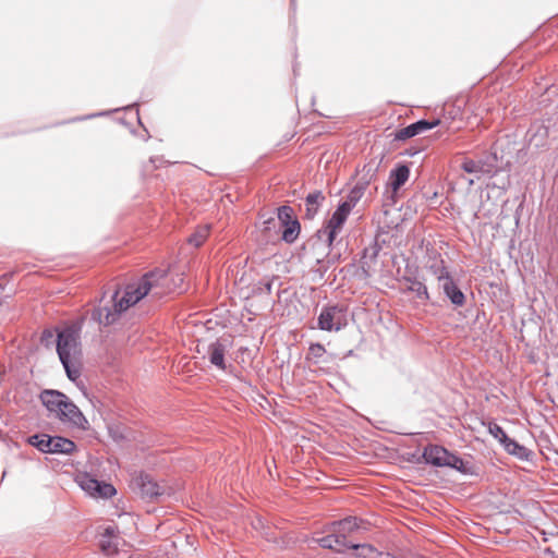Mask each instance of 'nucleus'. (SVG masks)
Wrapping results in <instances>:
<instances>
[{
  "instance_id": "nucleus-1",
  "label": "nucleus",
  "mask_w": 558,
  "mask_h": 558,
  "mask_svg": "<svg viewBox=\"0 0 558 558\" xmlns=\"http://www.w3.org/2000/svg\"><path fill=\"white\" fill-rule=\"evenodd\" d=\"M165 277V270L155 269L143 275L138 281L128 283L121 298L119 290H114L109 300L102 295L99 304L90 311V320L99 327L114 324L123 312L144 299Z\"/></svg>"
},
{
  "instance_id": "nucleus-2",
  "label": "nucleus",
  "mask_w": 558,
  "mask_h": 558,
  "mask_svg": "<svg viewBox=\"0 0 558 558\" xmlns=\"http://www.w3.org/2000/svg\"><path fill=\"white\" fill-rule=\"evenodd\" d=\"M50 416L63 424L87 430L89 423L78 407L63 392L54 389H45L39 395Z\"/></svg>"
},
{
  "instance_id": "nucleus-3",
  "label": "nucleus",
  "mask_w": 558,
  "mask_h": 558,
  "mask_svg": "<svg viewBox=\"0 0 558 558\" xmlns=\"http://www.w3.org/2000/svg\"><path fill=\"white\" fill-rule=\"evenodd\" d=\"M84 317L62 329L56 328V350L69 380L75 383L81 376V368L72 362L71 356L80 352L81 331Z\"/></svg>"
},
{
  "instance_id": "nucleus-4",
  "label": "nucleus",
  "mask_w": 558,
  "mask_h": 558,
  "mask_svg": "<svg viewBox=\"0 0 558 558\" xmlns=\"http://www.w3.org/2000/svg\"><path fill=\"white\" fill-rule=\"evenodd\" d=\"M498 150V144L495 143L490 147L489 151L485 153L480 158L482 165V175L493 178L505 173L506 175L500 179V184L497 186L507 189L510 185L509 172L511 170V161L510 159H505L502 155L499 156Z\"/></svg>"
},
{
  "instance_id": "nucleus-5",
  "label": "nucleus",
  "mask_w": 558,
  "mask_h": 558,
  "mask_svg": "<svg viewBox=\"0 0 558 558\" xmlns=\"http://www.w3.org/2000/svg\"><path fill=\"white\" fill-rule=\"evenodd\" d=\"M27 442L43 453L71 454L76 450L75 442L63 436L34 434L28 437Z\"/></svg>"
},
{
  "instance_id": "nucleus-6",
  "label": "nucleus",
  "mask_w": 558,
  "mask_h": 558,
  "mask_svg": "<svg viewBox=\"0 0 558 558\" xmlns=\"http://www.w3.org/2000/svg\"><path fill=\"white\" fill-rule=\"evenodd\" d=\"M133 489L137 490L142 498L147 500H161L169 497L171 488L167 485H161L146 472H141L132 480Z\"/></svg>"
},
{
  "instance_id": "nucleus-7",
  "label": "nucleus",
  "mask_w": 558,
  "mask_h": 558,
  "mask_svg": "<svg viewBox=\"0 0 558 558\" xmlns=\"http://www.w3.org/2000/svg\"><path fill=\"white\" fill-rule=\"evenodd\" d=\"M347 325V308L340 304H327L322 307L317 326L324 331H339Z\"/></svg>"
},
{
  "instance_id": "nucleus-8",
  "label": "nucleus",
  "mask_w": 558,
  "mask_h": 558,
  "mask_svg": "<svg viewBox=\"0 0 558 558\" xmlns=\"http://www.w3.org/2000/svg\"><path fill=\"white\" fill-rule=\"evenodd\" d=\"M277 219L282 228L281 240L287 244L296 241L301 232V223L294 215V210L289 205H282L277 208Z\"/></svg>"
},
{
  "instance_id": "nucleus-9",
  "label": "nucleus",
  "mask_w": 558,
  "mask_h": 558,
  "mask_svg": "<svg viewBox=\"0 0 558 558\" xmlns=\"http://www.w3.org/2000/svg\"><path fill=\"white\" fill-rule=\"evenodd\" d=\"M439 283V289L442 291L446 299L450 301L454 308L464 306L466 296L464 292L458 287L453 277L445 266H441L439 274L435 271Z\"/></svg>"
},
{
  "instance_id": "nucleus-10",
  "label": "nucleus",
  "mask_w": 558,
  "mask_h": 558,
  "mask_svg": "<svg viewBox=\"0 0 558 558\" xmlns=\"http://www.w3.org/2000/svg\"><path fill=\"white\" fill-rule=\"evenodd\" d=\"M380 246L374 242L371 246L364 247L357 265L352 263L349 267L354 269V276L360 280H366L372 276V264L376 263Z\"/></svg>"
},
{
  "instance_id": "nucleus-11",
  "label": "nucleus",
  "mask_w": 558,
  "mask_h": 558,
  "mask_svg": "<svg viewBox=\"0 0 558 558\" xmlns=\"http://www.w3.org/2000/svg\"><path fill=\"white\" fill-rule=\"evenodd\" d=\"M351 210L349 205L339 203L330 219L326 222L324 232L326 233V242L329 247L336 240L338 231L341 230L345 223Z\"/></svg>"
},
{
  "instance_id": "nucleus-12",
  "label": "nucleus",
  "mask_w": 558,
  "mask_h": 558,
  "mask_svg": "<svg viewBox=\"0 0 558 558\" xmlns=\"http://www.w3.org/2000/svg\"><path fill=\"white\" fill-rule=\"evenodd\" d=\"M232 342L228 338H218L209 343L207 356L211 365L220 371H226V353L231 348Z\"/></svg>"
},
{
  "instance_id": "nucleus-13",
  "label": "nucleus",
  "mask_w": 558,
  "mask_h": 558,
  "mask_svg": "<svg viewBox=\"0 0 558 558\" xmlns=\"http://www.w3.org/2000/svg\"><path fill=\"white\" fill-rule=\"evenodd\" d=\"M440 124V119L428 121L425 119L417 120L393 133L395 141H405L428 130H432Z\"/></svg>"
},
{
  "instance_id": "nucleus-14",
  "label": "nucleus",
  "mask_w": 558,
  "mask_h": 558,
  "mask_svg": "<svg viewBox=\"0 0 558 558\" xmlns=\"http://www.w3.org/2000/svg\"><path fill=\"white\" fill-rule=\"evenodd\" d=\"M416 269L412 271L409 267H407V274L403 275L401 279L402 281L409 283L408 287L405 288V291L414 293L416 299H418L420 301H429L430 296L428 293V289L424 281H422L416 276Z\"/></svg>"
},
{
  "instance_id": "nucleus-15",
  "label": "nucleus",
  "mask_w": 558,
  "mask_h": 558,
  "mask_svg": "<svg viewBox=\"0 0 558 558\" xmlns=\"http://www.w3.org/2000/svg\"><path fill=\"white\" fill-rule=\"evenodd\" d=\"M450 451L439 445H428L424 448L422 459L426 464L436 468H444L448 460Z\"/></svg>"
},
{
  "instance_id": "nucleus-16",
  "label": "nucleus",
  "mask_w": 558,
  "mask_h": 558,
  "mask_svg": "<svg viewBox=\"0 0 558 558\" xmlns=\"http://www.w3.org/2000/svg\"><path fill=\"white\" fill-rule=\"evenodd\" d=\"M548 136L549 126L539 121L533 122L526 132L529 143L534 145L536 148L545 147L547 145Z\"/></svg>"
},
{
  "instance_id": "nucleus-17",
  "label": "nucleus",
  "mask_w": 558,
  "mask_h": 558,
  "mask_svg": "<svg viewBox=\"0 0 558 558\" xmlns=\"http://www.w3.org/2000/svg\"><path fill=\"white\" fill-rule=\"evenodd\" d=\"M410 177V168L405 163H398L389 173L387 185L391 189L393 194L400 190Z\"/></svg>"
},
{
  "instance_id": "nucleus-18",
  "label": "nucleus",
  "mask_w": 558,
  "mask_h": 558,
  "mask_svg": "<svg viewBox=\"0 0 558 558\" xmlns=\"http://www.w3.org/2000/svg\"><path fill=\"white\" fill-rule=\"evenodd\" d=\"M326 197L322 191H314L305 197V214L304 219L313 220L320 210Z\"/></svg>"
},
{
  "instance_id": "nucleus-19",
  "label": "nucleus",
  "mask_w": 558,
  "mask_h": 558,
  "mask_svg": "<svg viewBox=\"0 0 558 558\" xmlns=\"http://www.w3.org/2000/svg\"><path fill=\"white\" fill-rule=\"evenodd\" d=\"M502 448L507 453L515 457L517 459H519L521 461H532V459L534 457V452L532 450H530L525 446L519 444L518 441H515L512 438H509L502 445Z\"/></svg>"
},
{
  "instance_id": "nucleus-20",
  "label": "nucleus",
  "mask_w": 558,
  "mask_h": 558,
  "mask_svg": "<svg viewBox=\"0 0 558 558\" xmlns=\"http://www.w3.org/2000/svg\"><path fill=\"white\" fill-rule=\"evenodd\" d=\"M460 472L463 475H477L476 468L469 461H464L461 457L450 452L446 465Z\"/></svg>"
},
{
  "instance_id": "nucleus-21",
  "label": "nucleus",
  "mask_w": 558,
  "mask_h": 558,
  "mask_svg": "<svg viewBox=\"0 0 558 558\" xmlns=\"http://www.w3.org/2000/svg\"><path fill=\"white\" fill-rule=\"evenodd\" d=\"M364 521L356 517H347L332 524V526L345 536L362 527Z\"/></svg>"
},
{
  "instance_id": "nucleus-22",
  "label": "nucleus",
  "mask_w": 558,
  "mask_h": 558,
  "mask_svg": "<svg viewBox=\"0 0 558 558\" xmlns=\"http://www.w3.org/2000/svg\"><path fill=\"white\" fill-rule=\"evenodd\" d=\"M306 361L312 362L314 364H319L328 363L330 360L328 359V354L325 347L316 342L310 345Z\"/></svg>"
},
{
  "instance_id": "nucleus-23",
  "label": "nucleus",
  "mask_w": 558,
  "mask_h": 558,
  "mask_svg": "<svg viewBox=\"0 0 558 558\" xmlns=\"http://www.w3.org/2000/svg\"><path fill=\"white\" fill-rule=\"evenodd\" d=\"M380 161L372 159L363 166L362 175L359 181L363 186L367 189L369 183L376 178Z\"/></svg>"
},
{
  "instance_id": "nucleus-24",
  "label": "nucleus",
  "mask_w": 558,
  "mask_h": 558,
  "mask_svg": "<svg viewBox=\"0 0 558 558\" xmlns=\"http://www.w3.org/2000/svg\"><path fill=\"white\" fill-rule=\"evenodd\" d=\"M366 187L361 183H356L348 193L344 201L340 202L343 205H349V208L353 209L359 201L363 197Z\"/></svg>"
},
{
  "instance_id": "nucleus-25",
  "label": "nucleus",
  "mask_w": 558,
  "mask_h": 558,
  "mask_svg": "<svg viewBox=\"0 0 558 558\" xmlns=\"http://www.w3.org/2000/svg\"><path fill=\"white\" fill-rule=\"evenodd\" d=\"M333 539H335L333 550L337 553H340V554L345 553L348 549H352V545L354 544L352 542H349L347 539V536L344 534L340 533L335 527H333Z\"/></svg>"
},
{
  "instance_id": "nucleus-26",
  "label": "nucleus",
  "mask_w": 558,
  "mask_h": 558,
  "mask_svg": "<svg viewBox=\"0 0 558 558\" xmlns=\"http://www.w3.org/2000/svg\"><path fill=\"white\" fill-rule=\"evenodd\" d=\"M483 425L487 426L488 433L499 441V444L502 446L510 437L507 435L505 429L498 425L495 422H488L487 424L485 422L482 423Z\"/></svg>"
},
{
  "instance_id": "nucleus-27",
  "label": "nucleus",
  "mask_w": 558,
  "mask_h": 558,
  "mask_svg": "<svg viewBox=\"0 0 558 558\" xmlns=\"http://www.w3.org/2000/svg\"><path fill=\"white\" fill-rule=\"evenodd\" d=\"M209 234V226H203L197 228L187 239V242L195 246L199 247Z\"/></svg>"
},
{
  "instance_id": "nucleus-28",
  "label": "nucleus",
  "mask_w": 558,
  "mask_h": 558,
  "mask_svg": "<svg viewBox=\"0 0 558 558\" xmlns=\"http://www.w3.org/2000/svg\"><path fill=\"white\" fill-rule=\"evenodd\" d=\"M461 169L470 174H475V178L480 180L482 175V165L481 160H473L470 158H465L461 163Z\"/></svg>"
},
{
  "instance_id": "nucleus-29",
  "label": "nucleus",
  "mask_w": 558,
  "mask_h": 558,
  "mask_svg": "<svg viewBox=\"0 0 558 558\" xmlns=\"http://www.w3.org/2000/svg\"><path fill=\"white\" fill-rule=\"evenodd\" d=\"M352 549L357 551L356 556L359 558H376L379 555L377 549L371 544L354 543Z\"/></svg>"
},
{
  "instance_id": "nucleus-30",
  "label": "nucleus",
  "mask_w": 558,
  "mask_h": 558,
  "mask_svg": "<svg viewBox=\"0 0 558 558\" xmlns=\"http://www.w3.org/2000/svg\"><path fill=\"white\" fill-rule=\"evenodd\" d=\"M117 494V489L114 486L110 483L99 481V486L96 487V490L93 495V497H100L104 499L111 498Z\"/></svg>"
},
{
  "instance_id": "nucleus-31",
  "label": "nucleus",
  "mask_w": 558,
  "mask_h": 558,
  "mask_svg": "<svg viewBox=\"0 0 558 558\" xmlns=\"http://www.w3.org/2000/svg\"><path fill=\"white\" fill-rule=\"evenodd\" d=\"M108 434L114 442H121L126 439L125 427L121 424L111 423L107 425Z\"/></svg>"
},
{
  "instance_id": "nucleus-32",
  "label": "nucleus",
  "mask_w": 558,
  "mask_h": 558,
  "mask_svg": "<svg viewBox=\"0 0 558 558\" xmlns=\"http://www.w3.org/2000/svg\"><path fill=\"white\" fill-rule=\"evenodd\" d=\"M80 486L83 490L93 496L96 487L99 486V480L92 477L89 474H84L80 482Z\"/></svg>"
},
{
  "instance_id": "nucleus-33",
  "label": "nucleus",
  "mask_w": 558,
  "mask_h": 558,
  "mask_svg": "<svg viewBox=\"0 0 558 558\" xmlns=\"http://www.w3.org/2000/svg\"><path fill=\"white\" fill-rule=\"evenodd\" d=\"M54 336L57 337L56 329L46 328L43 330L40 336V342L46 348H51L56 342Z\"/></svg>"
},
{
  "instance_id": "nucleus-34",
  "label": "nucleus",
  "mask_w": 558,
  "mask_h": 558,
  "mask_svg": "<svg viewBox=\"0 0 558 558\" xmlns=\"http://www.w3.org/2000/svg\"><path fill=\"white\" fill-rule=\"evenodd\" d=\"M259 220L263 225V231H270L275 226L276 218L274 215H268L266 213H259Z\"/></svg>"
},
{
  "instance_id": "nucleus-35",
  "label": "nucleus",
  "mask_w": 558,
  "mask_h": 558,
  "mask_svg": "<svg viewBox=\"0 0 558 558\" xmlns=\"http://www.w3.org/2000/svg\"><path fill=\"white\" fill-rule=\"evenodd\" d=\"M100 549L106 556H112L117 553V547L109 539L100 541Z\"/></svg>"
},
{
  "instance_id": "nucleus-36",
  "label": "nucleus",
  "mask_w": 558,
  "mask_h": 558,
  "mask_svg": "<svg viewBox=\"0 0 558 558\" xmlns=\"http://www.w3.org/2000/svg\"><path fill=\"white\" fill-rule=\"evenodd\" d=\"M335 539H333V533L331 534H328L326 536H323L320 538L317 539V543L320 547L323 548H327V549H332L333 550V547H335V544H333Z\"/></svg>"
},
{
  "instance_id": "nucleus-37",
  "label": "nucleus",
  "mask_w": 558,
  "mask_h": 558,
  "mask_svg": "<svg viewBox=\"0 0 558 558\" xmlns=\"http://www.w3.org/2000/svg\"><path fill=\"white\" fill-rule=\"evenodd\" d=\"M108 114H109V111H101V112H97V113L87 114L84 117H76V118L70 120L69 122L83 121V120L93 119L95 117H102V116H108Z\"/></svg>"
},
{
  "instance_id": "nucleus-38",
  "label": "nucleus",
  "mask_w": 558,
  "mask_h": 558,
  "mask_svg": "<svg viewBox=\"0 0 558 558\" xmlns=\"http://www.w3.org/2000/svg\"><path fill=\"white\" fill-rule=\"evenodd\" d=\"M113 534H114V529L112 526H108L105 529V533H104L105 537H110Z\"/></svg>"
},
{
  "instance_id": "nucleus-39",
  "label": "nucleus",
  "mask_w": 558,
  "mask_h": 558,
  "mask_svg": "<svg viewBox=\"0 0 558 558\" xmlns=\"http://www.w3.org/2000/svg\"><path fill=\"white\" fill-rule=\"evenodd\" d=\"M324 230H325V226L323 228L318 229L317 232H316V236L319 240H322L323 238H326V233L324 232Z\"/></svg>"
},
{
  "instance_id": "nucleus-40",
  "label": "nucleus",
  "mask_w": 558,
  "mask_h": 558,
  "mask_svg": "<svg viewBox=\"0 0 558 558\" xmlns=\"http://www.w3.org/2000/svg\"><path fill=\"white\" fill-rule=\"evenodd\" d=\"M265 289H266V291H267L268 293H270V292H271V289H272V281H269V280H268V281L265 283Z\"/></svg>"
},
{
  "instance_id": "nucleus-41",
  "label": "nucleus",
  "mask_w": 558,
  "mask_h": 558,
  "mask_svg": "<svg viewBox=\"0 0 558 558\" xmlns=\"http://www.w3.org/2000/svg\"><path fill=\"white\" fill-rule=\"evenodd\" d=\"M416 154H417V150H411V149L407 150V155L410 157H413Z\"/></svg>"
},
{
  "instance_id": "nucleus-42",
  "label": "nucleus",
  "mask_w": 558,
  "mask_h": 558,
  "mask_svg": "<svg viewBox=\"0 0 558 558\" xmlns=\"http://www.w3.org/2000/svg\"><path fill=\"white\" fill-rule=\"evenodd\" d=\"M432 269H435L434 272L437 271L439 274L441 267L440 268H435V266H432Z\"/></svg>"
},
{
  "instance_id": "nucleus-43",
  "label": "nucleus",
  "mask_w": 558,
  "mask_h": 558,
  "mask_svg": "<svg viewBox=\"0 0 558 558\" xmlns=\"http://www.w3.org/2000/svg\"><path fill=\"white\" fill-rule=\"evenodd\" d=\"M473 183H474V180H473V179L469 180V184H470V185H472Z\"/></svg>"
},
{
  "instance_id": "nucleus-44",
  "label": "nucleus",
  "mask_w": 558,
  "mask_h": 558,
  "mask_svg": "<svg viewBox=\"0 0 558 558\" xmlns=\"http://www.w3.org/2000/svg\"><path fill=\"white\" fill-rule=\"evenodd\" d=\"M5 475H7V472L4 471V472L2 473V478H1V481L4 478V476H5Z\"/></svg>"
},
{
  "instance_id": "nucleus-45",
  "label": "nucleus",
  "mask_w": 558,
  "mask_h": 558,
  "mask_svg": "<svg viewBox=\"0 0 558 558\" xmlns=\"http://www.w3.org/2000/svg\"><path fill=\"white\" fill-rule=\"evenodd\" d=\"M352 354H353V351H352V350H350V351L348 352V355H352Z\"/></svg>"
}]
</instances>
